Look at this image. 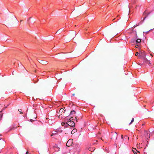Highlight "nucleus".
<instances>
[{
    "instance_id": "nucleus-27",
    "label": "nucleus",
    "mask_w": 154,
    "mask_h": 154,
    "mask_svg": "<svg viewBox=\"0 0 154 154\" xmlns=\"http://www.w3.org/2000/svg\"><path fill=\"white\" fill-rule=\"evenodd\" d=\"M30 120L31 122H32L34 121V120H33L32 119H30Z\"/></svg>"
},
{
    "instance_id": "nucleus-24",
    "label": "nucleus",
    "mask_w": 154,
    "mask_h": 154,
    "mask_svg": "<svg viewBox=\"0 0 154 154\" xmlns=\"http://www.w3.org/2000/svg\"><path fill=\"white\" fill-rule=\"evenodd\" d=\"M65 123H64V122H62V123H61V125H62V126H63V125H65Z\"/></svg>"
},
{
    "instance_id": "nucleus-45",
    "label": "nucleus",
    "mask_w": 154,
    "mask_h": 154,
    "mask_svg": "<svg viewBox=\"0 0 154 154\" xmlns=\"http://www.w3.org/2000/svg\"><path fill=\"white\" fill-rule=\"evenodd\" d=\"M136 26H134V28H135Z\"/></svg>"
},
{
    "instance_id": "nucleus-12",
    "label": "nucleus",
    "mask_w": 154,
    "mask_h": 154,
    "mask_svg": "<svg viewBox=\"0 0 154 154\" xmlns=\"http://www.w3.org/2000/svg\"><path fill=\"white\" fill-rule=\"evenodd\" d=\"M77 131V130L75 128H74L71 132V134H73Z\"/></svg>"
},
{
    "instance_id": "nucleus-11",
    "label": "nucleus",
    "mask_w": 154,
    "mask_h": 154,
    "mask_svg": "<svg viewBox=\"0 0 154 154\" xmlns=\"http://www.w3.org/2000/svg\"><path fill=\"white\" fill-rule=\"evenodd\" d=\"M88 149L89 150L91 151H93L95 150V148L94 147H90L88 148Z\"/></svg>"
},
{
    "instance_id": "nucleus-16",
    "label": "nucleus",
    "mask_w": 154,
    "mask_h": 154,
    "mask_svg": "<svg viewBox=\"0 0 154 154\" xmlns=\"http://www.w3.org/2000/svg\"><path fill=\"white\" fill-rule=\"evenodd\" d=\"M75 113L76 112L75 111L73 110L71 112L70 115H71L72 114H75Z\"/></svg>"
},
{
    "instance_id": "nucleus-36",
    "label": "nucleus",
    "mask_w": 154,
    "mask_h": 154,
    "mask_svg": "<svg viewBox=\"0 0 154 154\" xmlns=\"http://www.w3.org/2000/svg\"><path fill=\"white\" fill-rule=\"evenodd\" d=\"M148 64H151V63H150V62H149L148 63Z\"/></svg>"
},
{
    "instance_id": "nucleus-41",
    "label": "nucleus",
    "mask_w": 154,
    "mask_h": 154,
    "mask_svg": "<svg viewBox=\"0 0 154 154\" xmlns=\"http://www.w3.org/2000/svg\"><path fill=\"white\" fill-rule=\"evenodd\" d=\"M65 134H67V133H65Z\"/></svg>"
},
{
    "instance_id": "nucleus-4",
    "label": "nucleus",
    "mask_w": 154,
    "mask_h": 154,
    "mask_svg": "<svg viewBox=\"0 0 154 154\" xmlns=\"http://www.w3.org/2000/svg\"><path fill=\"white\" fill-rule=\"evenodd\" d=\"M75 36V37L74 38H73V39L74 40H75V41H77V40H78V39L79 38V37L77 36H76V32H75V31H74L72 33V37H73L74 36Z\"/></svg>"
},
{
    "instance_id": "nucleus-39",
    "label": "nucleus",
    "mask_w": 154,
    "mask_h": 154,
    "mask_svg": "<svg viewBox=\"0 0 154 154\" xmlns=\"http://www.w3.org/2000/svg\"><path fill=\"white\" fill-rule=\"evenodd\" d=\"M23 21V20H20V22H22Z\"/></svg>"
},
{
    "instance_id": "nucleus-43",
    "label": "nucleus",
    "mask_w": 154,
    "mask_h": 154,
    "mask_svg": "<svg viewBox=\"0 0 154 154\" xmlns=\"http://www.w3.org/2000/svg\"><path fill=\"white\" fill-rule=\"evenodd\" d=\"M37 118V117H35V119H36Z\"/></svg>"
},
{
    "instance_id": "nucleus-18",
    "label": "nucleus",
    "mask_w": 154,
    "mask_h": 154,
    "mask_svg": "<svg viewBox=\"0 0 154 154\" xmlns=\"http://www.w3.org/2000/svg\"><path fill=\"white\" fill-rule=\"evenodd\" d=\"M18 111L20 112V114H23L22 110L21 109H18Z\"/></svg>"
},
{
    "instance_id": "nucleus-44",
    "label": "nucleus",
    "mask_w": 154,
    "mask_h": 154,
    "mask_svg": "<svg viewBox=\"0 0 154 154\" xmlns=\"http://www.w3.org/2000/svg\"><path fill=\"white\" fill-rule=\"evenodd\" d=\"M150 135H149V138H150Z\"/></svg>"
},
{
    "instance_id": "nucleus-7",
    "label": "nucleus",
    "mask_w": 154,
    "mask_h": 154,
    "mask_svg": "<svg viewBox=\"0 0 154 154\" xmlns=\"http://www.w3.org/2000/svg\"><path fill=\"white\" fill-rule=\"evenodd\" d=\"M38 61L41 64L43 65H45L48 64V61L42 60H39Z\"/></svg>"
},
{
    "instance_id": "nucleus-46",
    "label": "nucleus",
    "mask_w": 154,
    "mask_h": 154,
    "mask_svg": "<svg viewBox=\"0 0 154 154\" xmlns=\"http://www.w3.org/2000/svg\"><path fill=\"white\" fill-rule=\"evenodd\" d=\"M145 148L144 149V150H145Z\"/></svg>"
},
{
    "instance_id": "nucleus-3",
    "label": "nucleus",
    "mask_w": 154,
    "mask_h": 154,
    "mask_svg": "<svg viewBox=\"0 0 154 154\" xmlns=\"http://www.w3.org/2000/svg\"><path fill=\"white\" fill-rule=\"evenodd\" d=\"M73 140L72 139H69L66 143V145L68 147L70 146L72 144Z\"/></svg>"
},
{
    "instance_id": "nucleus-29",
    "label": "nucleus",
    "mask_w": 154,
    "mask_h": 154,
    "mask_svg": "<svg viewBox=\"0 0 154 154\" xmlns=\"http://www.w3.org/2000/svg\"><path fill=\"white\" fill-rule=\"evenodd\" d=\"M75 118L76 119V121H78V119H77V117H75Z\"/></svg>"
},
{
    "instance_id": "nucleus-23",
    "label": "nucleus",
    "mask_w": 154,
    "mask_h": 154,
    "mask_svg": "<svg viewBox=\"0 0 154 154\" xmlns=\"http://www.w3.org/2000/svg\"><path fill=\"white\" fill-rule=\"evenodd\" d=\"M139 54V53H138V52H136V53L135 55H136V56H137V55Z\"/></svg>"
},
{
    "instance_id": "nucleus-33",
    "label": "nucleus",
    "mask_w": 154,
    "mask_h": 154,
    "mask_svg": "<svg viewBox=\"0 0 154 154\" xmlns=\"http://www.w3.org/2000/svg\"><path fill=\"white\" fill-rule=\"evenodd\" d=\"M151 29H150V30H149V31H148V32H145L146 33H147L149 31H150V30H151Z\"/></svg>"
},
{
    "instance_id": "nucleus-13",
    "label": "nucleus",
    "mask_w": 154,
    "mask_h": 154,
    "mask_svg": "<svg viewBox=\"0 0 154 154\" xmlns=\"http://www.w3.org/2000/svg\"><path fill=\"white\" fill-rule=\"evenodd\" d=\"M63 31V29H60L57 31L56 32V33H60L61 32H62Z\"/></svg>"
},
{
    "instance_id": "nucleus-2",
    "label": "nucleus",
    "mask_w": 154,
    "mask_h": 154,
    "mask_svg": "<svg viewBox=\"0 0 154 154\" xmlns=\"http://www.w3.org/2000/svg\"><path fill=\"white\" fill-rule=\"evenodd\" d=\"M140 53L141 55H142V58L145 60V62L147 63L148 60L146 58V56L144 51H141Z\"/></svg>"
},
{
    "instance_id": "nucleus-22",
    "label": "nucleus",
    "mask_w": 154,
    "mask_h": 154,
    "mask_svg": "<svg viewBox=\"0 0 154 154\" xmlns=\"http://www.w3.org/2000/svg\"><path fill=\"white\" fill-rule=\"evenodd\" d=\"M140 143H139V144H137V148H138V147H140Z\"/></svg>"
},
{
    "instance_id": "nucleus-26",
    "label": "nucleus",
    "mask_w": 154,
    "mask_h": 154,
    "mask_svg": "<svg viewBox=\"0 0 154 154\" xmlns=\"http://www.w3.org/2000/svg\"><path fill=\"white\" fill-rule=\"evenodd\" d=\"M139 47V45H135V47L136 48H138Z\"/></svg>"
},
{
    "instance_id": "nucleus-31",
    "label": "nucleus",
    "mask_w": 154,
    "mask_h": 154,
    "mask_svg": "<svg viewBox=\"0 0 154 154\" xmlns=\"http://www.w3.org/2000/svg\"><path fill=\"white\" fill-rule=\"evenodd\" d=\"M26 154H29V152L28 151H27L26 152Z\"/></svg>"
},
{
    "instance_id": "nucleus-14",
    "label": "nucleus",
    "mask_w": 154,
    "mask_h": 154,
    "mask_svg": "<svg viewBox=\"0 0 154 154\" xmlns=\"http://www.w3.org/2000/svg\"><path fill=\"white\" fill-rule=\"evenodd\" d=\"M3 115V113H2V111L0 112V120L2 118Z\"/></svg>"
},
{
    "instance_id": "nucleus-1",
    "label": "nucleus",
    "mask_w": 154,
    "mask_h": 154,
    "mask_svg": "<svg viewBox=\"0 0 154 154\" xmlns=\"http://www.w3.org/2000/svg\"><path fill=\"white\" fill-rule=\"evenodd\" d=\"M5 142L2 138H0V149H3L5 147Z\"/></svg>"
},
{
    "instance_id": "nucleus-17",
    "label": "nucleus",
    "mask_w": 154,
    "mask_h": 154,
    "mask_svg": "<svg viewBox=\"0 0 154 154\" xmlns=\"http://www.w3.org/2000/svg\"><path fill=\"white\" fill-rule=\"evenodd\" d=\"M73 119V117H71L69 119V120L67 122H70V121H72Z\"/></svg>"
},
{
    "instance_id": "nucleus-30",
    "label": "nucleus",
    "mask_w": 154,
    "mask_h": 154,
    "mask_svg": "<svg viewBox=\"0 0 154 154\" xmlns=\"http://www.w3.org/2000/svg\"><path fill=\"white\" fill-rule=\"evenodd\" d=\"M121 138L122 139L123 138V135H121Z\"/></svg>"
},
{
    "instance_id": "nucleus-5",
    "label": "nucleus",
    "mask_w": 154,
    "mask_h": 154,
    "mask_svg": "<svg viewBox=\"0 0 154 154\" xmlns=\"http://www.w3.org/2000/svg\"><path fill=\"white\" fill-rule=\"evenodd\" d=\"M112 137L111 138V139H115L116 140L118 135L117 133L115 132H112Z\"/></svg>"
},
{
    "instance_id": "nucleus-20",
    "label": "nucleus",
    "mask_w": 154,
    "mask_h": 154,
    "mask_svg": "<svg viewBox=\"0 0 154 154\" xmlns=\"http://www.w3.org/2000/svg\"><path fill=\"white\" fill-rule=\"evenodd\" d=\"M127 137L128 138V140H129V137H127V136H125V139H126V138H127Z\"/></svg>"
},
{
    "instance_id": "nucleus-42",
    "label": "nucleus",
    "mask_w": 154,
    "mask_h": 154,
    "mask_svg": "<svg viewBox=\"0 0 154 154\" xmlns=\"http://www.w3.org/2000/svg\"><path fill=\"white\" fill-rule=\"evenodd\" d=\"M53 134H51V136H53Z\"/></svg>"
},
{
    "instance_id": "nucleus-32",
    "label": "nucleus",
    "mask_w": 154,
    "mask_h": 154,
    "mask_svg": "<svg viewBox=\"0 0 154 154\" xmlns=\"http://www.w3.org/2000/svg\"><path fill=\"white\" fill-rule=\"evenodd\" d=\"M145 132L147 134V131H145Z\"/></svg>"
},
{
    "instance_id": "nucleus-40",
    "label": "nucleus",
    "mask_w": 154,
    "mask_h": 154,
    "mask_svg": "<svg viewBox=\"0 0 154 154\" xmlns=\"http://www.w3.org/2000/svg\"><path fill=\"white\" fill-rule=\"evenodd\" d=\"M144 125V124H142V126H143V125Z\"/></svg>"
},
{
    "instance_id": "nucleus-6",
    "label": "nucleus",
    "mask_w": 154,
    "mask_h": 154,
    "mask_svg": "<svg viewBox=\"0 0 154 154\" xmlns=\"http://www.w3.org/2000/svg\"><path fill=\"white\" fill-rule=\"evenodd\" d=\"M66 124H67L68 125L71 127H74L75 126V123L73 121L67 122Z\"/></svg>"
},
{
    "instance_id": "nucleus-21",
    "label": "nucleus",
    "mask_w": 154,
    "mask_h": 154,
    "mask_svg": "<svg viewBox=\"0 0 154 154\" xmlns=\"http://www.w3.org/2000/svg\"><path fill=\"white\" fill-rule=\"evenodd\" d=\"M142 55H141L140 54V53H139V55L138 56V57H139L140 58H142Z\"/></svg>"
},
{
    "instance_id": "nucleus-8",
    "label": "nucleus",
    "mask_w": 154,
    "mask_h": 154,
    "mask_svg": "<svg viewBox=\"0 0 154 154\" xmlns=\"http://www.w3.org/2000/svg\"><path fill=\"white\" fill-rule=\"evenodd\" d=\"M150 12L147 13L145 11L143 13V15L145 16V17L143 18V20H144L148 16L149 14H150Z\"/></svg>"
},
{
    "instance_id": "nucleus-15",
    "label": "nucleus",
    "mask_w": 154,
    "mask_h": 154,
    "mask_svg": "<svg viewBox=\"0 0 154 154\" xmlns=\"http://www.w3.org/2000/svg\"><path fill=\"white\" fill-rule=\"evenodd\" d=\"M141 42V40L140 39H137L136 40L137 43H139Z\"/></svg>"
},
{
    "instance_id": "nucleus-35",
    "label": "nucleus",
    "mask_w": 154,
    "mask_h": 154,
    "mask_svg": "<svg viewBox=\"0 0 154 154\" xmlns=\"http://www.w3.org/2000/svg\"><path fill=\"white\" fill-rule=\"evenodd\" d=\"M72 96H74V95H75V94H72Z\"/></svg>"
},
{
    "instance_id": "nucleus-28",
    "label": "nucleus",
    "mask_w": 154,
    "mask_h": 154,
    "mask_svg": "<svg viewBox=\"0 0 154 154\" xmlns=\"http://www.w3.org/2000/svg\"><path fill=\"white\" fill-rule=\"evenodd\" d=\"M66 109H65L64 110V111L63 112V113H65L66 112Z\"/></svg>"
},
{
    "instance_id": "nucleus-25",
    "label": "nucleus",
    "mask_w": 154,
    "mask_h": 154,
    "mask_svg": "<svg viewBox=\"0 0 154 154\" xmlns=\"http://www.w3.org/2000/svg\"><path fill=\"white\" fill-rule=\"evenodd\" d=\"M129 8H128V9H127V12H128V14H129Z\"/></svg>"
},
{
    "instance_id": "nucleus-38",
    "label": "nucleus",
    "mask_w": 154,
    "mask_h": 154,
    "mask_svg": "<svg viewBox=\"0 0 154 154\" xmlns=\"http://www.w3.org/2000/svg\"><path fill=\"white\" fill-rule=\"evenodd\" d=\"M14 71H13V73H12L13 74V73H14Z\"/></svg>"
},
{
    "instance_id": "nucleus-9",
    "label": "nucleus",
    "mask_w": 154,
    "mask_h": 154,
    "mask_svg": "<svg viewBox=\"0 0 154 154\" xmlns=\"http://www.w3.org/2000/svg\"><path fill=\"white\" fill-rule=\"evenodd\" d=\"M132 150L134 154H136L137 153V152H140L139 151L137 150L136 148H132Z\"/></svg>"
},
{
    "instance_id": "nucleus-19",
    "label": "nucleus",
    "mask_w": 154,
    "mask_h": 154,
    "mask_svg": "<svg viewBox=\"0 0 154 154\" xmlns=\"http://www.w3.org/2000/svg\"><path fill=\"white\" fill-rule=\"evenodd\" d=\"M134 118H132V120H131V122L129 124V125H130L134 121Z\"/></svg>"
},
{
    "instance_id": "nucleus-37",
    "label": "nucleus",
    "mask_w": 154,
    "mask_h": 154,
    "mask_svg": "<svg viewBox=\"0 0 154 154\" xmlns=\"http://www.w3.org/2000/svg\"><path fill=\"white\" fill-rule=\"evenodd\" d=\"M14 71H13V73H12L13 74V73H14Z\"/></svg>"
},
{
    "instance_id": "nucleus-10",
    "label": "nucleus",
    "mask_w": 154,
    "mask_h": 154,
    "mask_svg": "<svg viewBox=\"0 0 154 154\" xmlns=\"http://www.w3.org/2000/svg\"><path fill=\"white\" fill-rule=\"evenodd\" d=\"M64 109L63 108H61L59 110V114L60 115H62L63 114V111L64 110Z\"/></svg>"
},
{
    "instance_id": "nucleus-34",
    "label": "nucleus",
    "mask_w": 154,
    "mask_h": 154,
    "mask_svg": "<svg viewBox=\"0 0 154 154\" xmlns=\"http://www.w3.org/2000/svg\"><path fill=\"white\" fill-rule=\"evenodd\" d=\"M70 132V131H69V130H68V131H67V132Z\"/></svg>"
}]
</instances>
